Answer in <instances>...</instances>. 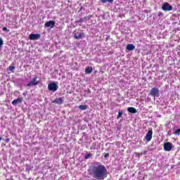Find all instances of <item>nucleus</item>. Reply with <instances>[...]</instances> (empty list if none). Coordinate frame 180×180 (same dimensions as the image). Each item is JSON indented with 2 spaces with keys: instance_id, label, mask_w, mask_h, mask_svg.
Listing matches in <instances>:
<instances>
[{
  "instance_id": "7",
  "label": "nucleus",
  "mask_w": 180,
  "mask_h": 180,
  "mask_svg": "<svg viewBox=\"0 0 180 180\" xmlns=\"http://www.w3.org/2000/svg\"><path fill=\"white\" fill-rule=\"evenodd\" d=\"M162 11H165V12L167 11H172L173 7L169 4L168 2H165L162 5Z\"/></svg>"
},
{
  "instance_id": "16",
  "label": "nucleus",
  "mask_w": 180,
  "mask_h": 180,
  "mask_svg": "<svg viewBox=\"0 0 180 180\" xmlns=\"http://www.w3.org/2000/svg\"><path fill=\"white\" fill-rule=\"evenodd\" d=\"M82 23H84L83 18H79L75 21V24L78 25V26H82Z\"/></svg>"
},
{
  "instance_id": "13",
  "label": "nucleus",
  "mask_w": 180,
  "mask_h": 180,
  "mask_svg": "<svg viewBox=\"0 0 180 180\" xmlns=\"http://www.w3.org/2000/svg\"><path fill=\"white\" fill-rule=\"evenodd\" d=\"M135 49L136 46H134V44H129L126 46V50H127L128 51H133V50H134Z\"/></svg>"
},
{
  "instance_id": "34",
  "label": "nucleus",
  "mask_w": 180,
  "mask_h": 180,
  "mask_svg": "<svg viewBox=\"0 0 180 180\" xmlns=\"http://www.w3.org/2000/svg\"><path fill=\"white\" fill-rule=\"evenodd\" d=\"M22 95H23L24 96H26V95H27V91H25V92L22 93Z\"/></svg>"
},
{
  "instance_id": "5",
  "label": "nucleus",
  "mask_w": 180,
  "mask_h": 180,
  "mask_svg": "<svg viewBox=\"0 0 180 180\" xmlns=\"http://www.w3.org/2000/svg\"><path fill=\"white\" fill-rule=\"evenodd\" d=\"M40 81L37 80V76H35L32 78V79L27 84V86H36V85H39Z\"/></svg>"
},
{
  "instance_id": "12",
  "label": "nucleus",
  "mask_w": 180,
  "mask_h": 180,
  "mask_svg": "<svg viewBox=\"0 0 180 180\" xmlns=\"http://www.w3.org/2000/svg\"><path fill=\"white\" fill-rule=\"evenodd\" d=\"M22 102H23V98L20 97V98H18L17 99L13 100L11 102V103L12 105H13V106H16L18 103H22Z\"/></svg>"
},
{
  "instance_id": "9",
  "label": "nucleus",
  "mask_w": 180,
  "mask_h": 180,
  "mask_svg": "<svg viewBox=\"0 0 180 180\" xmlns=\"http://www.w3.org/2000/svg\"><path fill=\"white\" fill-rule=\"evenodd\" d=\"M54 26H56V21L54 20L46 21L44 24L45 27H50L51 29H53Z\"/></svg>"
},
{
  "instance_id": "33",
  "label": "nucleus",
  "mask_w": 180,
  "mask_h": 180,
  "mask_svg": "<svg viewBox=\"0 0 180 180\" xmlns=\"http://www.w3.org/2000/svg\"><path fill=\"white\" fill-rule=\"evenodd\" d=\"M110 39V36H107L106 39H105V41H108V40Z\"/></svg>"
},
{
  "instance_id": "10",
  "label": "nucleus",
  "mask_w": 180,
  "mask_h": 180,
  "mask_svg": "<svg viewBox=\"0 0 180 180\" xmlns=\"http://www.w3.org/2000/svg\"><path fill=\"white\" fill-rule=\"evenodd\" d=\"M41 37V35L40 34H30L29 36L30 40H39Z\"/></svg>"
},
{
  "instance_id": "19",
  "label": "nucleus",
  "mask_w": 180,
  "mask_h": 180,
  "mask_svg": "<svg viewBox=\"0 0 180 180\" xmlns=\"http://www.w3.org/2000/svg\"><path fill=\"white\" fill-rule=\"evenodd\" d=\"M79 109L80 110H86V109H88V105H79Z\"/></svg>"
},
{
  "instance_id": "11",
  "label": "nucleus",
  "mask_w": 180,
  "mask_h": 180,
  "mask_svg": "<svg viewBox=\"0 0 180 180\" xmlns=\"http://www.w3.org/2000/svg\"><path fill=\"white\" fill-rule=\"evenodd\" d=\"M52 103H56L57 105H61L62 103H64V98L63 97L57 98L55 100H53Z\"/></svg>"
},
{
  "instance_id": "14",
  "label": "nucleus",
  "mask_w": 180,
  "mask_h": 180,
  "mask_svg": "<svg viewBox=\"0 0 180 180\" xmlns=\"http://www.w3.org/2000/svg\"><path fill=\"white\" fill-rule=\"evenodd\" d=\"M127 112H129V113L134 114V113H137V110L134 107H128Z\"/></svg>"
},
{
  "instance_id": "4",
  "label": "nucleus",
  "mask_w": 180,
  "mask_h": 180,
  "mask_svg": "<svg viewBox=\"0 0 180 180\" xmlns=\"http://www.w3.org/2000/svg\"><path fill=\"white\" fill-rule=\"evenodd\" d=\"M153 139V129H148L146 136L143 139V141L146 143H150V141Z\"/></svg>"
},
{
  "instance_id": "26",
  "label": "nucleus",
  "mask_w": 180,
  "mask_h": 180,
  "mask_svg": "<svg viewBox=\"0 0 180 180\" xmlns=\"http://www.w3.org/2000/svg\"><path fill=\"white\" fill-rule=\"evenodd\" d=\"M3 32H6V33H9V30L6 27H4L2 28Z\"/></svg>"
},
{
  "instance_id": "20",
  "label": "nucleus",
  "mask_w": 180,
  "mask_h": 180,
  "mask_svg": "<svg viewBox=\"0 0 180 180\" xmlns=\"http://www.w3.org/2000/svg\"><path fill=\"white\" fill-rule=\"evenodd\" d=\"M174 135L180 136V128H177L176 129L174 130Z\"/></svg>"
},
{
  "instance_id": "37",
  "label": "nucleus",
  "mask_w": 180,
  "mask_h": 180,
  "mask_svg": "<svg viewBox=\"0 0 180 180\" xmlns=\"http://www.w3.org/2000/svg\"><path fill=\"white\" fill-rule=\"evenodd\" d=\"M2 140V137L0 136V141Z\"/></svg>"
},
{
  "instance_id": "35",
  "label": "nucleus",
  "mask_w": 180,
  "mask_h": 180,
  "mask_svg": "<svg viewBox=\"0 0 180 180\" xmlns=\"http://www.w3.org/2000/svg\"><path fill=\"white\" fill-rule=\"evenodd\" d=\"M157 117H161V115H160V114H158V115H157Z\"/></svg>"
},
{
  "instance_id": "31",
  "label": "nucleus",
  "mask_w": 180,
  "mask_h": 180,
  "mask_svg": "<svg viewBox=\"0 0 180 180\" xmlns=\"http://www.w3.org/2000/svg\"><path fill=\"white\" fill-rule=\"evenodd\" d=\"M11 141V139L9 138H7L5 139V143H9Z\"/></svg>"
},
{
  "instance_id": "22",
  "label": "nucleus",
  "mask_w": 180,
  "mask_h": 180,
  "mask_svg": "<svg viewBox=\"0 0 180 180\" xmlns=\"http://www.w3.org/2000/svg\"><path fill=\"white\" fill-rule=\"evenodd\" d=\"M102 4H106V2H108V4H113V0H100Z\"/></svg>"
},
{
  "instance_id": "27",
  "label": "nucleus",
  "mask_w": 180,
  "mask_h": 180,
  "mask_svg": "<svg viewBox=\"0 0 180 180\" xmlns=\"http://www.w3.org/2000/svg\"><path fill=\"white\" fill-rule=\"evenodd\" d=\"M15 68H16L15 66H9L8 67L9 71H13V70H15Z\"/></svg>"
},
{
  "instance_id": "8",
  "label": "nucleus",
  "mask_w": 180,
  "mask_h": 180,
  "mask_svg": "<svg viewBox=\"0 0 180 180\" xmlns=\"http://www.w3.org/2000/svg\"><path fill=\"white\" fill-rule=\"evenodd\" d=\"M165 151H171L174 148V146L171 142H166L163 145Z\"/></svg>"
},
{
  "instance_id": "36",
  "label": "nucleus",
  "mask_w": 180,
  "mask_h": 180,
  "mask_svg": "<svg viewBox=\"0 0 180 180\" xmlns=\"http://www.w3.org/2000/svg\"><path fill=\"white\" fill-rule=\"evenodd\" d=\"M164 109H167V105H165V106L164 107Z\"/></svg>"
},
{
  "instance_id": "6",
  "label": "nucleus",
  "mask_w": 180,
  "mask_h": 180,
  "mask_svg": "<svg viewBox=\"0 0 180 180\" xmlns=\"http://www.w3.org/2000/svg\"><path fill=\"white\" fill-rule=\"evenodd\" d=\"M150 96H153V98H158L160 96V90L158 88L153 87L150 91Z\"/></svg>"
},
{
  "instance_id": "38",
  "label": "nucleus",
  "mask_w": 180,
  "mask_h": 180,
  "mask_svg": "<svg viewBox=\"0 0 180 180\" xmlns=\"http://www.w3.org/2000/svg\"><path fill=\"white\" fill-rule=\"evenodd\" d=\"M138 156H140V154H139Z\"/></svg>"
},
{
  "instance_id": "1",
  "label": "nucleus",
  "mask_w": 180,
  "mask_h": 180,
  "mask_svg": "<svg viewBox=\"0 0 180 180\" xmlns=\"http://www.w3.org/2000/svg\"><path fill=\"white\" fill-rule=\"evenodd\" d=\"M89 174L97 180H103L108 178V169L105 165L96 162L91 165L88 169Z\"/></svg>"
},
{
  "instance_id": "24",
  "label": "nucleus",
  "mask_w": 180,
  "mask_h": 180,
  "mask_svg": "<svg viewBox=\"0 0 180 180\" xmlns=\"http://www.w3.org/2000/svg\"><path fill=\"white\" fill-rule=\"evenodd\" d=\"M122 116H123V111H119L117 118L120 119V117H122Z\"/></svg>"
},
{
  "instance_id": "29",
  "label": "nucleus",
  "mask_w": 180,
  "mask_h": 180,
  "mask_svg": "<svg viewBox=\"0 0 180 180\" xmlns=\"http://www.w3.org/2000/svg\"><path fill=\"white\" fill-rule=\"evenodd\" d=\"M158 15L159 16V18H161V16H164V13H162V12H159L158 13Z\"/></svg>"
},
{
  "instance_id": "28",
  "label": "nucleus",
  "mask_w": 180,
  "mask_h": 180,
  "mask_svg": "<svg viewBox=\"0 0 180 180\" xmlns=\"http://www.w3.org/2000/svg\"><path fill=\"white\" fill-rule=\"evenodd\" d=\"M172 134V131H171V129H169V130L167 131V136H171Z\"/></svg>"
},
{
  "instance_id": "23",
  "label": "nucleus",
  "mask_w": 180,
  "mask_h": 180,
  "mask_svg": "<svg viewBox=\"0 0 180 180\" xmlns=\"http://www.w3.org/2000/svg\"><path fill=\"white\" fill-rule=\"evenodd\" d=\"M90 150H96V143L94 142L90 148Z\"/></svg>"
},
{
  "instance_id": "25",
  "label": "nucleus",
  "mask_w": 180,
  "mask_h": 180,
  "mask_svg": "<svg viewBox=\"0 0 180 180\" xmlns=\"http://www.w3.org/2000/svg\"><path fill=\"white\" fill-rule=\"evenodd\" d=\"M2 46H4V39H2V38L0 37V52L2 49Z\"/></svg>"
},
{
  "instance_id": "18",
  "label": "nucleus",
  "mask_w": 180,
  "mask_h": 180,
  "mask_svg": "<svg viewBox=\"0 0 180 180\" xmlns=\"http://www.w3.org/2000/svg\"><path fill=\"white\" fill-rule=\"evenodd\" d=\"M32 169H33V167H32V165H25V170L27 172H30V171H32Z\"/></svg>"
},
{
  "instance_id": "32",
  "label": "nucleus",
  "mask_w": 180,
  "mask_h": 180,
  "mask_svg": "<svg viewBox=\"0 0 180 180\" xmlns=\"http://www.w3.org/2000/svg\"><path fill=\"white\" fill-rule=\"evenodd\" d=\"M104 158H109V153H105Z\"/></svg>"
},
{
  "instance_id": "2",
  "label": "nucleus",
  "mask_w": 180,
  "mask_h": 180,
  "mask_svg": "<svg viewBox=\"0 0 180 180\" xmlns=\"http://www.w3.org/2000/svg\"><path fill=\"white\" fill-rule=\"evenodd\" d=\"M73 34L76 40H81L85 36V33H84V30H75L73 32Z\"/></svg>"
},
{
  "instance_id": "30",
  "label": "nucleus",
  "mask_w": 180,
  "mask_h": 180,
  "mask_svg": "<svg viewBox=\"0 0 180 180\" xmlns=\"http://www.w3.org/2000/svg\"><path fill=\"white\" fill-rule=\"evenodd\" d=\"M85 94H91V89H87L86 90H84Z\"/></svg>"
},
{
  "instance_id": "3",
  "label": "nucleus",
  "mask_w": 180,
  "mask_h": 180,
  "mask_svg": "<svg viewBox=\"0 0 180 180\" xmlns=\"http://www.w3.org/2000/svg\"><path fill=\"white\" fill-rule=\"evenodd\" d=\"M48 89L51 92H57L58 91V82H51L48 84Z\"/></svg>"
},
{
  "instance_id": "15",
  "label": "nucleus",
  "mask_w": 180,
  "mask_h": 180,
  "mask_svg": "<svg viewBox=\"0 0 180 180\" xmlns=\"http://www.w3.org/2000/svg\"><path fill=\"white\" fill-rule=\"evenodd\" d=\"M93 71L92 66H87L85 69V74H91Z\"/></svg>"
},
{
  "instance_id": "21",
  "label": "nucleus",
  "mask_w": 180,
  "mask_h": 180,
  "mask_svg": "<svg viewBox=\"0 0 180 180\" xmlns=\"http://www.w3.org/2000/svg\"><path fill=\"white\" fill-rule=\"evenodd\" d=\"M91 18H92V15H88V16L84 17L83 18L84 22L85 23H86V22H88V20H89V19H91Z\"/></svg>"
},
{
  "instance_id": "17",
  "label": "nucleus",
  "mask_w": 180,
  "mask_h": 180,
  "mask_svg": "<svg viewBox=\"0 0 180 180\" xmlns=\"http://www.w3.org/2000/svg\"><path fill=\"white\" fill-rule=\"evenodd\" d=\"M92 155H94L92 153H87L84 155V160H89V158H92Z\"/></svg>"
}]
</instances>
